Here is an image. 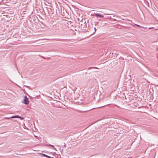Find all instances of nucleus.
Segmentation results:
<instances>
[{"label": "nucleus", "instance_id": "nucleus-11", "mask_svg": "<svg viewBox=\"0 0 158 158\" xmlns=\"http://www.w3.org/2000/svg\"><path fill=\"white\" fill-rule=\"evenodd\" d=\"M104 15H107V14H104Z\"/></svg>", "mask_w": 158, "mask_h": 158}, {"label": "nucleus", "instance_id": "nucleus-6", "mask_svg": "<svg viewBox=\"0 0 158 158\" xmlns=\"http://www.w3.org/2000/svg\"><path fill=\"white\" fill-rule=\"evenodd\" d=\"M44 3L46 5H48V4H49L48 2H44Z\"/></svg>", "mask_w": 158, "mask_h": 158}, {"label": "nucleus", "instance_id": "nucleus-4", "mask_svg": "<svg viewBox=\"0 0 158 158\" xmlns=\"http://www.w3.org/2000/svg\"><path fill=\"white\" fill-rule=\"evenodd\" d=\"M20 118V117L18 115H17V116H12V117H10V118Z\"/></svg>", "mask_w": 158, "mask_h": 158}, {"label": "nucleus", "instance_id": "nucleus-2", "mask_svg": "<svg viewBox=\"0 0 158 158\" xmlns=\"http://www.w3.org/2000/svg\"><path fill=\"white\" fill-rule=\"evenodd\" d=\"M95 16L97 18H101L104 17V16L102 15V14H101L100 13H98L95 14Z\"/></svg>", "mask_w": 158, "mask_h": 158}, {"label": "nucleus", "instance_id": "nucleus-5", "mask_svg": "<svg viewBox=\"0 0 158 158\" xmlns=\"http://www.w3.org/2000/svg\"><path fill=\"white\" fill-rule=\"evenodd\" d=\"M98 69V68L96 67H90L88 69V70H89L90 69Z\"/></svg>", "mask_w": 158, "mask_h": 158}, {"label": "nucleus", "instance_id": "nucleus-1", "mask_svg": "<svg viewBox=\"0 0 158 158\" xmlns=\"http://www.w3.org/2000/svg\"><path fill=\"white\" fill-rule=\"evenodd\" d=\"M24 99L23 100V101L22 102L23 103L25 104L26 105H27L29 104V101L28 99V98L26 96H25L24 97Z\"/></svg>", "mask_w": 158, "mask_h": 158}, {"label": "nucleus", "instance_id": "nucleus-7", "mask_svg": "<svg viewBox=\"0 0 158 158\" xmlns=\"http://www.w3.org/2000/svg\"><path fill=\"white\" fill-rule=\"evenodd\" d=\"M48 145L52 147L53 148H54V146L53 145H52L51 144H49Z\"/></svg>", "mask_w": 158, "mask_h": 158}, {"label": "nucleus", "instance_id": "nucleus-8", "mask_svg": "<svg viewBox=\"0 0 158 158\" xmlns=\"http://www.w3.org/2000/svg\"><path fill=\"white\" fill-rule=\"evenodd\" d=\"M20 118V119H23V118H22V117H20V118Z\"/></svg>", "mask_w": 158, "mask_h": 158}, {"label": "nucleus", "instance_id": "nucleus-10", "mask_svg": "<svg viewBox=\"0 0 158 158\" xmlns=\"http://www.w3.org/2000/svg\"><path fill=\"white\" fill-rule=\"evenodd\" d=\"M6 118L7 119H10V118Z\"/></svg>", "mask_w": 158, "mask_h": 158}, {"label": "nucleus", "instance_id": "nucleus-3", "mask_svg": "<svg viewBox=\"0 0 158 158\" xmlns=\"http://www.w3.org/2000/svg\"><path fill=\"white\" fill-rule=\"evenodd\" d=\"M42 156H43V157H46L48 158H51V157L50 156H47V155H46V154H42Z\"/></svg>", "mask_w": 158, "mask_h": 158}, {"label": "nucleus", "instance_id": "nucleus-9", "mask_svg": "<svg viewBox=\"0 0 158 158\" xmlns=\"http://www.w3.org/2000/svg\"><path fill=\"white\" fill-rule=\"evenodd\" d=\"M94 30H95V31H96V28H95V27H94Z\"/></svg>", "mask_w": 158, "mask_h": 158}]
</instances>
